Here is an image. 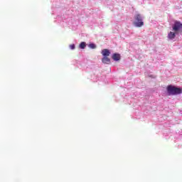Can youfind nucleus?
<instances>
[{
	"instance_id": "4",
	"label": "nucleus",
	"mask_w": 182,
	"mask_h": 182,
	"mask_svg": "<svg viewBox=\"0 0 182 182\" xmlns=\"http://www.w3.org/2000/svg\"><path fill=\"white\" fill-rule=\"evenodd\" d=\"M101 53L104 57L110 56V50H109V49L107 48L103 49Z\"/></svg>"
},
{
	"instance_id": "1",
	"label": "nucleus",
	"mask_w": 182,
	"mask_h": 182,
	"mask_svg": "<svg viewBox=\"0 0 182 182\" xmlns=\"http://www.w3.org/2000/svg\"><path fill=\"white\" fill-rule=\"evenodd\" d=\"M166 90L169 96H176L177 95H181L182 89L180 87H176L173 85H168Z\"/></svg>"
},
{
	"instance_id": "7",
	"label": "nucleus",
	"mask_w": 182,
	"mask_h": 182,
	"mask_svg": "<svg viewBox=\"0 0 182 182\" xmlns=\"http://www.w3.org/2000/svg\"><path fill=\"white\" fill-rule=\"evenodd\" d=\"M168 39H174V38H176V33H173V32L171 31L168 34Z\"/></svg>"
},
{
	"instance_id": "9",
	"label": "nucleus",
	"mask_w": 182,
	"mask_h": 182,
	"mask_svg": "<svg viewBox=\"0 0 182 182\" xmlns=\"http://www.w3.org/2000/svg\"><path fill=\"white\" fill-rule=\"evenodd\" d=\"M89 48H90L91 49H96V45H95V43H90L89 44Z\"/></svg>"
},
{
	"instance_id": "6",
	"label": "nucleus",
	"mask_w": 182,
	"mask_h": 182,
	"mask_svg": "<svg viewBox=\"0 0 182 182\" xmlns=\"http://www.w3.org/2000/svg\"><path fill=\"white\" fill-rule=\"evenodd\" d=\"M102 63H105L106 65H109V63H110V58H109L108 57H104L102 59Z\"/></svg>"
},
{
	"instance_id": "2",
	"label": "nucleus",
	"mask_w": 182,
	"mask_h": 182,
	"mask_svg": "<svg viewBox=\"0 0 182 182\" xmlns=\"http://www.w3.org/2000/svg\"><path fill=\"white\" fill-rule=\"evenodd\" d=\"M134 19H135L136 21L134 22V24L137 28H141V26H143L144 25V22L142 21L143 19L141 18V15L136 14L134 16Z\"/></svg>"
},
{
	"instance_id": "8",
	"label": "nucleus",
	"mask_w": 182,
	"mask_h": 182,
	"mask_svg": "<svg viewBox=\"0 0 182 182\" xmlns=\"http://www.w3.org/2000/svg\"><path fill=\"white\" fill-rule=\"evenodd\" d=\"M80 49H85L86 48V43L85 42H81L80 44Z\"/></svg>"
},
{
	"instance_id": "5",
	"label": "nucleus",
	"mask_w": 182,
	"mask_h": 182,
	"mask_svg": "<svg viewBox=\"0 0 182 182\" xmlns=\"http://www.w3.org/2000/svg\"><path fill=\"white\" fill-rule=\"evenodd\" d=\"M112 59H113V60H115V62H117L118 60H120V54L114 53L112 55Z\"/></svg>"
},
{
	"instance_id": "3",
	"label": "nucleus",
	"mask_w": 182,
	"mask_h": 182,
	"mask_svg": "<svg viewBox=\"0 0 182 182\" xmlns=\"http://www.w3.org/2000/svg\"><path fill=\"white\" fill-rule=\"evenodd\" d=\"M172 29L176 33H178L182 30V23L180 21H175Z\"/></svg>"
},
{
	"instance_id": "10",
	"label": "nucleus",
	"mask_w": 182,
	"mask_h": 182,
	"mask_svg": "<svg viewBox=\"0 0 182 182\" xmlns=\"http://www.w3.org/2000/svg\"><path fill=\"white\" fill-rule=\"evenodd\" d=\"M70 49L73 50L75 49V44H72L70 46Z\"/></svg>"
}]
</instances>
